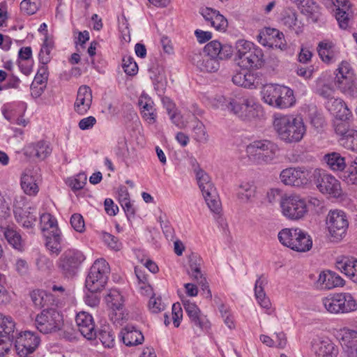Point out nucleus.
<instances>
[{
	"label": "nucleus",
	"instance_id": "nucleus-1",
	"mask_svg": "<svg viewBox=\"0 0 357 357\" xmlns=\"http://www.w3.org/2000/svg\"><path fill=\"white\" fill-rule=\"evenodd\" d=\"M273 126L278 137L286 143L299 142L306 132L302 119L292 114L275 113Z\"/></svg>",
	"mask_w": 357,
	"mask_h": 357
},
{
	"label": "nucleus",
	"instance_id": "nucleus-2",
	"mask_svg": "<svg viewBox=\"0 0 357 357\" xmlns=\"http://www.w3.org/2000/svg\"><path fill=\"white\" fill-rule=\"evenodd\" d=\"M228 111L243 121H252L262 113L261 106L252 96H234L226 100Z\"/></svg>",
	"mask_w": 357,
	"mask_h": 357
},
{
	"label": "nucleus",
	"instance_id": "nucleus-3",
	"mask_svg": "<svg viewBox=\"0 0 357 357\" xmlns=\"http://www.w3.org/2000/svg\"><path fill=\"white\" fill-rule=\"evenodd\" d=\"M279 241L290 249L304 252L310 250L312 241L310 235L300 228H284L278 234Z\"/></svg>",
	"mask_w": 357,
	"mask_h": 357
},
{
	"label": "nucleus",
	"instance_id": "nucleus-4",
	"mask_svg": "<svg viewBox=\"0 0 357 357\" xmlns=\"http://www.w3.org/2000/svg\"><path fill=\"white\" fill-rule=\"evenodd\" d=\"M278 150L277 144L272 141L258 139L248 144L245 152L251 161L257 164H263L271 162Z\"/></svg>",
	"mask_w": 357,
	"mask_h": 357
},
{
	"label": "nucleus",
	"instance_id": "nucleus-5",
	"mask_svg": "<svg viewBox=\"0 0 357 357\" xmlns=\"http://www.w3.org/2000/svg\"><path fill=\"white\" fill-rule=\"evenodd\" d=\"M325 309L331 314H344L357 309L354 296L347 292L330 294L322 298Z\"/></svg>",
	"mask_w": 357,
	"mask_h": 357
},
{
	"label": "nucleus",
	"instance_id": "nucleus-6",
	"mask_svg": "<svg viewBox=\"0 0 357 357\" xmlns=\"http://www.w3.org/2000/svg\"><path fill=\"white\" fill-rule=\"evenodd\" d=\"M110 268L105 259H96L91 266L85 280V287L89 291H100L108 280Z\"/></svg>",
	"mask_w": 357,
	"mask_h": 357
},
{
	"label": "nucleus",
	"instance_id": "nucleus-7",
	"mask_svg": "<svg viewBox=\"0 0 357 357\" xmlns=\"http://www.w3.org/2000/svg\"><path fill=\"white\" fill-rule=\"evenodd\" d=\"M86 257L79 250L70 248L65 250L59 258L56 265L63 277L74 278L78 273Z\"/></svg>",
	"mask_w": 357,
	"mask_h": 357
},
{
	"label": "nucleus",
	"instance_id": "nucleus-8",
	"mask_svg": "<svg viewBox=\"0 0 357 357\" xmlns=\"http://www.w3.org/2000/svg\"><path fill=\"white\" fill-rule=\"evenodd\" d=\"M199 187L202 192L207 206L211 211L218 213L221 208L220 201L218 199L216 190L211 182L210 177L202 169H194Z\"/></svg>",
	"mask_w": 357,
	"mask_h": 357
},
{
	"label": "nucleus",
	"instance_id": "nucleus-9",
	"mask_svg": "<svg viewBox=\"0 0 357 357\" xmlns=\"http://www.w3.org/2000/svg\"><path fill=\"white\" fill-rule=\"evenodd\" d=\"M312 179L322 194L328 195L334 198L341 196L342 191L340 183L335 176L322 169H316L313 172Z\"/></svg>",
	"mask_w": 357,
	"mask_h": 357
},
{
	"label": "nucleus",
	"instance_id": "nucleus-10",
	"mask_svg": "<svg viewBox=\"0 0 357 357\" xmlns=\"http://www.w3.org/2000/svg\"><path fill=\"white\" fill-rule=\"evenodd\" d=\"M35 323L40 333H50L61 328L63 317L56 309L47 308L36 316Z\"/></svg>",
	"mask_w": 357,
	"mask_h": 357
},
{
	"label": "nucleus",
	"instance_id": "nucleus-11",
	"mask_svg": "<svg viewBox=\"0 0 357 357\" xmlns=\"http://www.w3.org/2000/svg\"><path fill=\"white\" fill-rule=\"evenodd\" d=\"M280 177L285 185L303 188L312 181L313 172L305 167H289L281 172Z\"/></svg>",
	"mask_w": 357,
	"mask_h": 357
},
{
	"label": "nucleus",
	"instance_id": "nucleus-12",
	"mask_svg": "<svg viewBox=\"0 0 357 357\" xmlns=\"http://www.w3.org/2000/svg\"><path fill=\"white\" fill-rule=\"evenodd\" d=\"M354 74L350 64L342 61L336 70L334 83L335 86L344 94L354 96L356 87L354 82Z\"/></svg>",
	"mask_w": 357,
	"mask_h": 357
},
{
	"label": "nucleus",
	"instance_id": "nucleus-13",
	"mask_svg": "<svg viewBox=\"0 0 357 357\" xmlns=\"http://www.w3.org/2000/svg\"><path fill=\"white\" fill-rule=\"evenodd\" d=\"M280 205L282 214L290 220H299L307 211L305 201L298 195L282 196Z\"/></svg>",
	"mask_w": 357,
	"mask_h": 357
},
{
	"label": "nucleus",
	"instance_id": "nucleus-14",
	"mask_svg": "<svg viewBox=\"0 0 357 357\" xmlns=\"http://www.w3.org/2000/svg\"><path fill=\"white\" fill-rule=\"evenodd\" d=\"M15 338V347L20 357H33V354L40 344V338L34 333L24 331Z\"/></svg>",
	"mask_w": 357,
	"mask_h": 357
},
{
	"label": "nucleus",
	"instance_id": "nucleus-15",
	"mask_svg": "<svg viewBox=\"0 0 357 357\" xmlns=\"http://www.w3.org/2000/svg\"><path fill=\"white\" fill-rule=\"evenodd\" d=\"M326 222L330 234L336 238H342L346 234L349 226L345 213L340 210L331 211Z\"/></svg>",
	"mask_w": 357,
	"mask_h": 357
},
{
	"label": "nucleus",
	"instance_id": "nucleus-16",
	"mask_svg": "<svg viewBox=\"0 0 357 357\" xmlns=\"http://www.w3.org/2000/svg\"><path fill=\"white\" fill-rule=\"evenodd\" d=\"M183 304L191 324L202 331H208L211 326V322L207 317L201 312L197 305L190 301H183Z\"/></svg>",
	"mask_w": 357,
	"mask_h": 357
},
{
	"label": "nucleus",
	"instance_id": "nucleus-17",
	"mask_svg": "<svg viewBox=\"0 0 357 357\" xmlns=\"http://www.w3.org/2000/svg\"><path fill=\"white\" fill-rule=\"evenodd\" d=\"M311 350L314 357H337L338 347L328 337L313 339Z\"/></svg>",
	"mask_w": 357,
	"mask_h": 357
},
{
	"label": "nucleus",
	"instance_id": "nucleus-18",
	"mask_svg": "<svg viewBox=\"0 0 357 357\" xmlns=\"http://www.w3.org/2000/svg\"><path fill=\"white\" fill-rule=\"evenodd\" d=\"M231 81L236 86L257 89L264 84V78L260 72H237L232 76Z\"/></svg>",
	"mask_w": 357,
	"mask_h": 357
},
{
	"label": "nucleus",
	"instance_id": "nucleus-19",
	"mask_svg": "<svg viewBox=\"0 0 357 357\" xmlns=\"http://www.w3.org/2000/svg\"><path fill=\"white\" fill-rule=\"evenodd\" d=\"M204 52L206 54L219 60H226L231 57L233 47L229 44H222L217 40H212L207 43Z\"/></svg>",
	"mask_w": 357,
	"mask_h": 357
},
{
	"label": "nucleus",
	"instance_id": "nucleus-20",
	"mask_svg": "<svg viewBox=\"0 0 357 357\" xmlns=\"http://www.w3.org/2000/svg\"><path fill=\"white\" fill-rule=\"evenodd\" d=\"M92 91L89 86L82 85L77 91V98L74 103V110L79 115H84L92 104Z\"/></svg>",
	"mask_w": 357,
	"mask_h": 357
},
{
	"label": "nucleus",
	"instance_id": "nucleus-21",
	"mask_svg": "<svg viewBox=\"0 0 357 357\" xmlns=\"http://www.w3.org/2000/svg\"><path fill=\"white\" fill-rule=\"evenodd\" d=\"M78 329L81 334L88 340L96 338L97 332L95 330V324L92 316L86 312H79L75 318Z\"/></svg>",
	"mask_w": 357,
	"mask_h": 357
},
{
	"label": "nucleus",
	"instance_id": "nucleus-22",
	"mask_svg": "<svg viewBox=\"0 0 357 357\" xmlns=\"http://www.w3.org/2000/svg\"><path fill=\"white\" fill-rule=\"evenodd\" d=\"M340 344L347 357H357V331L343 328L340 331Z\"/></svg>",
	"mask_w": 357,
	"mask_h": 357
},
{
	"label": "nucleus",
	"instance_id": "nucleus-23",
	"mask_svg": "<svg viewBox=\"0 0 357 357\" xmlns=\"http://www.w3.org/2000/svg\"><path fill=\"white\" fill-rule=\"evenodd\" d=\"M325 107L335 116L334 119L353 120L351 111L349 109L344 101L340 98H336L331 102H325Z\"/></svg>",
	"mask_w": 357,
	"mask_h": 357
},
{
	"label": "nucleus",
	"instance_id": "nucleus-24",
	"mask_svg": "<svg viewBox=\"0 0 357 357\" xmlns=\"http://www.w3.org/2000/svg\"><path fill=\"white\" fill-rule=\"evenodd\" d=\"M138 105L142 118L149 124L155 123L157 119V112L151 98L147 94H142L138 100Z\"/></svg>",
	"mask_w": 357,
	"mask_h": 357
},
{
	"label": "nucleus",
	"instance_id": "nucleus-25",
	"mask_svg": "<svg viewBox=\"0 0 357 357\" xmlns=\"http://www.w3.org/2000/svg\"><path fill=\"white\" fill-rule=\"evenodd\" d=\"M17 222L23 228L30 229V233L33 234V228L37 221V213L35 208H28L25 210L18 208L14 211Z\"/></svg>",
	"mask_w": 357,
	"mask_h": 357
},
{
	"label": "nucleus",
	"instance_id": "nucleus-26",
	"mask_svg": "<svg viewBox=\"0 0 357 357\" xmlns=\"http://www.w3.org/2000/svg\"><path fill=\"white\" fill-rule=\"evenodd\" d=\"M344 284V280L338 274L331 271H322L317 282V287L321 289H331L342 287Z\"/></svg>",
	"mask_w": 357,
	"mask_h": 357
},
{
	"label": "nucleus",
	"instance_id": "nucleus-27",
	"mask_svg": "<svg viewBox=\"0 0 357 357\" xmlns=\"http://www.w3.org/2000/svg\"><path fill=\"white\" fill-rule=\"evenodd\" d=\"M264 54L261 48L251 50L238 61V65L245 69L259 68L264 63Z\"/></svg>",
	"mask_w": 357,
	"mask_h": 357
},
{
	"label": "nucleus",
	"instance_id": "nucleus-28",
	"mask_svg": "<svg viewBox=\"0 0 357 357\" xmlns=\"http://www.w3.org/2000/svg\"><path fill=\"white\" fill-rule=\"evenodd\" d=\"M119 337L123 344L128 347H132L140 344L143 342L144 337L142 332L132 325H127L120 332Z\"/></svg>",
	"mask_w": 357,
	"mask_h": 357
},
{
	"label": "nucleus",
	"instance_id": "nucleus-29",
	"mask_svg": "<svg viewBox=\"0 0 357 357\" xmlns=\"http://www.w3.org/2000/svg\"><path fill=\"white\" fill-rule=\"evenodd\" d=\"M52 149L50 143L46 140H39L31 143L26 146V153L31 157H36L40 160H44L52 153Z\"/></svg>",
	"mask_w": 357,
	"mask_h": 357
},
{
	"label": "nucleus",
	"instance_id": "nucleus-30",
	"mask_svg": "<svg viewBox=\"0 0 357 357\" xmlns=\"http://www.w3.org/2000/svg\"><path fill=\"white\" fill-rule=\"evenodd\" d=\"M197 67L202 72L214 73L220 68L219 59L207 54H196L193 58Z\"/></svg>",
	"mask_w": 357,
	"mask_h": 357
},
{
	"label": "nucleus",
	"instance_id": "nucleus-31",
	"mask_svg": "<svg viewBox=\"0 0 357 357\" xmlns=\"http://www.w3.org/2000/svg\"><path fill=\"white\" fill-rule=\"evenodd\" d=\"M353 120L347 119H334L333 122V128L337 135L340 136L339 142L343 146L344 139H349L353 135L356 130L351 128Z\"/></svg>",
	"mask_w": 357,
	"mask_h": 357
},
{
	"label": "nucleus",
	"instance_id": "nucleus-32",
	"mask_svg": "<svg viewBox=\"0 0 357 357\" xmlns=\"http://www.w3.org/2000/svg\"><path fill=\"white\" fill-rule=\"evenodd\" d=\"M45 246L52 255L58 256L62 250L63 238L61 231H52L45 233Z\"/></svg>",
	"mask_w": 357,
	"mask_h": 357
},
{
	"label": "nucleus",
	"instance_id": "nucleus-33",
	"mask_svg": "<svg viewBox=\"0 0 357 357\" xmlns=\"http://www.w3.org/2000/svg\"><path fill=\"white\" fill-rule=\"evenodd\" d=\"M336 268L352 281L357 282V259L343 257L337 261Z\"/></svg>",
	"mask_w": 357,
	"mask_h": 357
},
{
	"label": "nucleus",
	"instance_id": "nucleus-34",
	"mask_svg": "<svg viewBox=\"0 0 357 357\" xmlns=\"http://www.w3.org/2000/svg\"><path fill=\"white\" fill-rule=\"evenodd\" d=\"M30 296L34 305L39 309L45 307L50 308L54 305L53 295L44 290L35 289L31 292Z\"/></svg>",
	"mask_w": 357,
	"mask_h": 357
},
{
	"label": "nucleus",
	"instance_id": "nucleus-35",
	"mask_svg": "<svg viewBox=\"0 0 357 357\" xmlns=\"http://www.w3.org/2000/svg\"><path fill=\"white\" fill-rule=\"evenodd\" d=\"M268 280L263 275H260L255 282V295L258 303L263 308L269 309L271 303L264 291V287L267 284Z\"/></svg>",
	"mask_w": 357,
	"mask_h": 357
},
{
	"label": "nucleus",
	"instance_id": "nucleus-36",
	"mask_svg": "<svg viewBox=\"0 0 357 357\" xmlns=\"http://www.w3.org/2000/svg\"><path fill=\"white\" fill-rule=\"evenodd\" d=\"M15 328V324L11 317L0 315V337L13 342L18 334Z\"/></svg>",
	"mask_w": 357,
	"mask_h": 357
},
{
	"label": "nucleus",
	"instance_id": "nucleus-37",
	"mask_svg": "<svg viewBox=\"0 0 357 357\" xmlns=\"http://www.w3.org/2000/svg\"><path fill=\"white\" fill-rule=\"evenodd\" d=\"M274 107L285 109L291 107L295 102L294 91L290 88L282 86L278 95Z\"/></svg>",
	"mask_w": 357,
	"mask_h": 357
},
{
	"label": "nucleus",
	"instance_id": "nucleus-38",
	"mask_svg": "<svg viewBox=\"0 0 357 357\" xmlns=\"http://www.w3.org/2000/svg\"><path fill=\"white\" fill-rule=\"evenodd\" d=\"M188 273L194 278V280L197 281L199 284L202 286L203 290H207L208 296L211 297V291L208 289V285L206 283V278L203 277L201 272L200 265L197 263V258L195 259H190Z\"/></svg>",
	"mask_w": 357,
	"mask_h": 357
},
{
	"label": "nucleus",
	"instance_id": "nucleus-39",
	"mask_svg": "<svg viewBox=\"0 0 357 357\" xmlns=\"http://www.w3.org/2000/svg\"><path fill=\"white\" fill-rule=\"evenodd\" d=\"M281 86L282 85L273 84L264 85L261 91L264 102L274 107Z\"/></svg>",
	"mask_w": 357,
	"mask_h": 357
},
{
	"label": "nucleus",
	"instance_id": "nucleus-40",
	"mask_svg": "<svg viewBox=\"0 0 357 357\" xmlns=\"http://www.w3.org/2000/svg\"><path fill=\"white\" fill-rule=\"evenodd\" d=\"M40 225L43 235L45 233H52V231H61L58 227L56 220L48 213H43L40 216Z\"/></svg>",
	"mask_w": 357,
	"mask_h": 357
},
{
	"label": "nucleus",
	"instance_id": "nucleus-41",
	"mask_svg": "<svg viewBox=\"0 0 357 357\" xmlns=\"http://www.w3.org/2000/svg\"><path fill=\"white\" fill-rule=\"evenodd\" d=\"M325 160L328 167L333 171H342L345 167V159L336 152L325 155Z\"/></svg>",
	"mask_w": 357,
	"mask_h": 357
},
{
	"label": "nucleus",
	"instance_id": "nucleus-42",
	"mask_svg": "<svg viewBox=\"0 0 357 357\" xmlns=\"http://www.w3.org/2000/svg\"><path fill=\"white\" fill-rule=\"evenodd\" d=\"M281 22L288 29L298 32L300 26L298 25L297 14L295 10L290 8L284 10Z\"/></svg>",
	"mask_w": 357,
	"mask_h": 357
},
{
	"label": "nucleus",
	"instance_id": "nucleus-43",
	"mask_svg": "<svg viewBox=\"0 0 357 357\" xmlns=\"http://www.w3.org/2000/svg\"><path fill=\"white\" fill-rule=\"evenodd\" d=\"M107 305L113 310H121L123 306L124 299L120 291L116 289H110L105 297Z\"/></svg>",
	"mask_w": 357,
	"mask_h": 357
},
{
	"label": "nucleus",
	"instance_id": "nucleus-44",
	"mask_svg": "<svg viewBox=\"0 0 357 357\" xmlns=\"http://www.w3.org/2000/svg\"><path fill=\"white\" fill-rule=\"evenodd\" d=\"M5 238H6L8 243L15 249L22 251L24 248L23 241L20 234L13 229H7L4 232Z\"/></svg>",
	"mask_w": 357,
	"mask_h": 357
},
{
	"label": "nucleus",
	"instance_id": "nucleus-45",
	"mask_svg": "<svg viewBox=\"0 0 357 357\" xmlns=\"http://www.w3.org/2000/svg\"><path fill=\"white\" fill-rule=\"evenodd\" d=\"M192 137L198 142L206 143L208 141V135L206 132L204 123L195 117L192 125Z\"/></svg>",
	"mask_w": 357,
	"mask_h": 357
},
{
	"label": "nucleus",
	"instance_id": "nucleus-46",
	"mask_svg": "<svg viewBox=\"0 0 357 357\" xmlns=\"http://www.w3.org/2000/svg\"><path fill=\"white\" fill-rule=\"evenodd\" d=\"M21 186L29 195H35L38 192V186L35 178L29 174H24L21 178Z\"/></svg>",
	"mask_w": 357,
	"mask_h": 357
},
{
	"label": "nucleus",
	"instance_id": "nucleus-47",
	"mask_svg": "<svg viewBox=\"0 0 357 357\" xmlns=\"http://www.w3.org/2000/svg\"><path fill=\"white\" fill-rule=\"evenodd\" d=\"M301 12L317 21L319 16L320 6L314 0H305L301 6Z\"/></svg>",
	"mask_w": 357,
	"mask_h": 357
},
{
	"label": "nucleus",
	"instance_id": "nucleus-48",
	"mask_svg": "<svg viewBox=\"0 0 357 357\" xmlns=\"http://www.w3.org/2000/svg\"><path fill=\"white\" fill-rule=\"evenodd\" d=\"M262 34L268 37V38L264 39L266 43L273 39L275 43V45L276 47L278 46L280 48H282L285 45L284 34L276 29L266 28Z\"/></svg>",
	"mask_w": 357,
	"mask_h": 357
},
{
	"label": "nucleus",
	"instance_id": "nucleus-49",
	"mask_svg": "<svg viewBox=\"0 0 357 357\" xmlns=\"http://www.w3.org/2000/svg\"><path fill=\"white\" fill-rule=\"evenodd\" d=\"M332 44L330 43H319L317 51L321 60L325 63H330L333 62L334 53L332 50Z\"/></svg>",
	"mask_w": 357,
	"mask_h": 357
},
{
	"label": "nucleus",
	"instance_id": "nucleus-50",
	"mask_svg": "<svg viewBox=\"0 0 357 357\" xmlns=\"http://www.w3.org/2000/svg\"><path fill=\"white\" fill-rule=\"evenodd\" d=\"M315 92L326 100L325 102H331L336 99L334 97L335 89L329 84H317Z\"/></svg>",
	"mask_w": 357,
	"mask_h": 357
},
{
	"label": "nucleus",
	"instance_id": "nucleus-51",
	"mask_svg": "<svg viewBox=\"0 0 357 357\" xmlns=\"http://www.w3.org/2000/svg\"><path fill=\"white\" fill-rule=\"evenodd\" d=\"M48 76L49 72L47 64H42V66L39 67L37 71V73L32 82V85H39L40 90L43 91L44 89L46 87Z\"/></svg>",
	"mask_w": 357,
	"mask_h": 357
},
{
	"label": "nucleus",
	"instance_id": "nucleus-52",
	"mask_svg": "<svg viewBox=\"0 0 357 357\" xmlns=\"http://www.w3.org/2000/svg\"><path fill=\"white\" fill-rule=\"evenodd\" d=\"M256 187L253 183L245 182L242 183L239 186L238 197L242 201H248L255 197Z\"/></svg>",
	"mask_w": 357,
	"mask_h": 357
},
{
	"label": "nucleus",
	"instance_id": "nucleus-53",
	"mask_svg": "<svg viewBox=\"0 0 357 357\" xmlns=\"http://www.w3.org/2000/svg\"><path fill=\"white\" fill-rule=\"evenodd\" d=\"M342 178L348 184L357 185V157L351 162L348 170L344 172Z\"/></svg>",
	"mask_w": 357,
	"mask_h": 357
},
{
	"label": "nucleus",
	"instance_id": "nucleus-54",
	"mask_svg": "<svg viewBox=\"0 0 357 357\" xmlns=\"http://www.w3.org/2000/svg\"><path fill=\"white\" fill-rule=\"evenodd\" d=\"M96 337H98L105 347L111 348L114 344V335L112 331L104 328L98 331Z\"/></svg>",
	"mask_w": 357,
	"mask_h": 357
},
{
	"label": "nucleus",
	"instance_id": "nucleus-55",
	"mask_svg": "<svg viewBox=\"0 0 357 357\" xmlns=\"http://www.w3.org/2000/svg\"><path fill=\"white\" fill-rule=\"evenodd\" d=\"M40 6V0H23L20 3V9L25 14L31 15L38 11Z\"/></svg>",
	"mask_w": 357,
	"mask_h": 357
},
{
	"label": "nucleus",
	"instance_id": "nucleus-56",
	"mask_svg": "<svg viewBox=\"0 0 357 357\" xmlns=\"http://www.w3.org/2000/svg\"><path fill=\"white\" fill-rule=\"evenodd\" d=\"M258 47H256L254 43L247 41V40H238L236 43V57L239 60L248 52H251V50H254V49H257Z\"/></svg>",
	"mask_w": 357,
	"mask_h": 357
},
{
	"label": "nucleus",
	"instance_id": "nucleus-57",
	"mask_svg": "<svg viewBox=\"0 0 357 357\" xmlns=\"http://www.w3.org/2000/svg\"><path fill=\"white\" fill-rule=\"evenodd\" d=\"M122 61L123 68L128 75L133 76L137 73L138 66L132 57L130 56H125Z\"/></svg>",
	"mask_w": 357,
	"mask_h": 357
},
{
	"label": "nucleus",
	"instance_id": "nucleus-58",
	"mask_svg": "<svg viewBox=\"0 0 357 357\" xmlns=\"http://www.w3.org/2000/svg\"><path fill=\"white\" fill-rule=\"evenodd\" d=\"M102 240L110 249L115 251L120 250L122 247V243L119 238L109 233H102Z\"/></svg>",
	"mask_w": 357,
	"mask_h": 357
},
{
	"label": "nucleus",
	"instance_id": "nucleus-59",
	"mask_svg": "<svg viewBox=\"0 0 357 357\" xmlns=\"http://www.w3.org/2000/svg\"><path fill=\"white\" fill-rule=\"evenodd\" d=\"M349 9L336 8L335 17L339 26L342 29H346L349 26V17L347 13Z\"/></svg>",
	"mask_w": 357,
	"mask_h": 357
},
{
	"label": "nucleus",
	"instance_id": "nucleus-60",
	"mask_svg": "<svg viewBox=\"0 0 357 357\" xmlns=\"http://www.w3.org/2000/svg\"><path fill=\"white\" fill-rule=\"evenodd\" d=\"M70 225L73 228L79 233L85 231V223L82 215L79 213H74L70 218Z\"/></svg>",
	"mask_w": 357,
	"mask_h": 357
},
{
	"label": "nucleus",
	"instance_id": "nucleus-61",
	"mask_svg": "<svg viewBox=\"0 0 357 357\" xmlns=\"http://www.w3.org/2000/svg\"><path fill=\"white\" fill-rule=\"evenodd\" d=\"M158 221L162 229L163 234L167 240H172L174 237V229L168 220H164L162 216L158 218Z\"/></svg>",
	"mask_w": 357,
	"mask_h": 357
},
{
	"label": "nucleus",
	"instance_id": "nucleus-62",
	"mask_svg": "<svg viewBox=\"0 0 357 357\" xmlns=\"http://www.w3.org/2000/svg\"><path fill=\"white\" fill-rule=\"evenodd\" d=\"M227 24V19L218 10L211 26L214 27L216 30L222 31L226 29Z\"/></svg>",
	"mask_w": 357,
	"mask_h": 357
},
{
	"label": "nucleus",
	"instance_id": "nucleus-63",
	"mask_svg": "<svg viewBox=\"0 0 357 357\" xmlns=\"http://www.w3.org/2000/svg\"><path fill=\"white\" fill-rule=\"evenodd\" d=\"M172 315L174 326L178 328L180 326L183 317V311L179 303H174L172 308Z\"/></svg>",
	"mask_w": 357,
	"mask_h": 357
},
{
	"label": "nucleus",
	"instance_id": "nucleus-64",
	"mask_svg": "<svg viewBox=\"0 0 357 357\" xmlns=\"http://www.w3.org/2000/svg\"><path fill=\"white\" fill-rule=\"evenodd\" d=\"M343 146L347 149L357 152V130L349 139H344Z\"/></svg>",
	"mask_w": 357,
	"mask_h": 357
}]
</instances>
